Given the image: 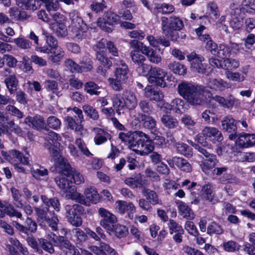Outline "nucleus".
<instances>
[{"label": "nucleus", "mask_w": 255, "mask_h": 255, "mask_svg": "<svg viewBox=\"0 0 255 255\" xmlns=\"http://www.w3.org/2000/svg\"><path fill=\"white\" fill-rule=\"evenodd\" d=\"M118 137L129 149L140 155H147L154 149L149 136L141 131L120 132Z\"/></svg>", "instance_id": "nucleus-1"}, {"label": "nucleus", "mask_w": 255, "mask_h": 255, "mask_svg": "<svg viewBox=\"0 0 255 255\" xmlns=\"http://www.w3.org/2000/svg\"><path fill=\"white\" fill-rule=\"evenodd\" d=\"M179 94L192 105H201L204 103L205 88L201 85L185 81L178 84Z\"/></svg>", "instance_id": "nucleus-2"}, {"label": "nucleus", "mask_w": 255, "mask_h": 255, "mask_svg": "<svg viewBox=\"0 0 255 255\" xmlns=\"http://www.w3.org/2000/svg\"><path fill=\"white\" fill-rule=\"evenodd\" d=\"M61 139V137L58 133L52 130H48L45 136V145L53 157L56 166L60 168H67L69 167V163L62 157L59 150L60 145L59 141Z\"/></svg>", "instance_id": "nucleus-3"}, {"label": "nucleus", "mask_w": 255, "mask_h": 255, "mask_svg": "<svg viewBox=\"0 0 255 255\" xmlns=\"http://www.w3.org/2000/svg\"><path fill=\"white\" fill-rule=\"evenodd\" d=\"M162 33L172 41H177L179 38V31L184 26L182 19L179 16L171 15L169 17L161 18Z\"/></svg>", "instance_id": "nucleus-4"}, {"label": "nucleus", "mask_w": 255, "mask_h": 255, "mask_svg": "<svg viewBox=\"0 0 255 255\" xmlns=\"http://www.w3.org/2000/svg\"><path fill=\"white\" fill-rule=\"evenodd\" d=\"M55 166L57 171L62 172L59 176L55 178V181L60 189L63 191L65 197L69 193V191H70L71 189L75 187V186L72 185V183L68 179L70 177V164H69V167L67 168H60L56 166V164Z\"/></svg>", "instance_id": "nucleus-5"}, {"label": "nucleus", "mask_w": 255, "mask_h": 255, "mask_svg": "<svg viewBox=\"0 0 255 255\" xmlns=\"http://www.w3.org/2000/svg\"><path fill=\"white\" fill-rule=\"evenodd\" d=\"M120 16L112 11L104 13L103 17H99L97 21V25L102 29L107 32H111L113 28L109 26L120 23Z\"/></svg>", "instance_id": "nucleus-6"}, {"label": "nucleus", "mask_w": 255, "mask_h": 255, "mask_svg": "<svg viewBox=\"0 0 255 255\" xmlns=\"http://www.w3.org/2000/svg\"><path fill=\"white\" fill-rule=\"evenodd\" d=\"M98 214L100 218V225L106 230L108 233L111 235L114 225L117 222L116 216L103 208L99 209Z\"/></svg>", "instance_id": "nucleus-7"}, {"label": "nucleus", "mask_w": 255, "mask_h": 255, "mask_svg": "<svg viewBox=\"0 0 255 255\" xmlns=\"http://www.w3.org/2000/svg\"><path fill=\"white\" fill-rule=\"evenodd\" d=\"M130 48H132L130 52V57L132 62L137 65H144V61L146 60L145 57L141 53L140 51L143 54L142 46H144L143 43L139 42L136 40H131L129 42Z\"/></svg>", "instance_id": "nucleus-8"}, {"label": "nucleus", "mask_w": 255, "mask_h": 255, "mask_svg": "<svg viewBox=\"0 0 255 255\" xmlns=\"http://www.w3.org/2000/svg\"><path fill=\"white\" fill-rule=\"evenodd\" d=\"M148 80L149 83L161 87L166 86L165 77L167 72L165 70L158 67L151 66L148 71Z\"/></svg>", "instance_id": "nucleus-9"}, {"label": "nucleus", "mask_w": 255, "mask_h": 255, "mask_svg": "<svg viewBox=\"0 0 255 255\" xmlns=\"http://www.w3.org/2000/svg\"><path fill=\"white\" fill-rule=\"evenodd\" d=\"M187 60L191 63V67L199 73L208 74V65L203 63L204 58L196 53L192 52L187 56Z\"/></svg>", "instance_id": "nucleus-10"}, {"label": "nucleus", "mask_w": 255, "mask_h": 255, "mask_svg": "<svg viewBox=\"0 0 255 255\" xmlns=\"http://www.w3.org/2000/svg\"><path fill=\"white\" fill-rule=\"evenodd\" d=\"M237 122L230 115L224 117L221 121L223 129L230 133L229 135V138L230 140H235L238 136L237 133Z\"/></svg>", "instance_id": "nucleus-11"}, {"label": "nucleus", "mask_w": 255, "mask_h": 255, "mask_svg": "<svg viewBox=\"0 0 255 255\" xmlns=\"http://www.w3.org/2000/svg\"><path fill=\"white\" fill-rule=\"evenodd\" d=\"M207 96V101L210 105L213 106L214 102H216L224 108L230 109L235 104V98L231 96L226 99L223 97L219 95H213L211 92H208Z\"/></svg>", "instance_id": "nucleus-12"}, {"label": "nucleus", "mask_w": 255, "mask_h": 255, "mask_svg": "<svg viewBox=\"0 0 255 255\" xmlns=\"http://www.w3.org/2000/svg\"><path fill=\"white\" fill-rule=\"evenodd\" d=\"M1 154L3 156L6 157V160L14 165L18 163L24 165H27L29 163L28 157L24 156L22 153L16 150H10L9 154H7L6 152L2 151Z\"/></svg>", "instance_id": "nucleus-13"}, {"label": "nucleus", "mask_w": 255, "mask_h": 255, "mask_svg": "<svg viewBox=\"0 0 255 255\" xmlns=\"http://www.w3.org/2000/svg\"><path fill=\"white\" fill-rule=\"evenodd\" d=\"M167 161L171 167H174L175 165L182 171L188 173L192 171L191 165L187 160L182 157L174 156L168 159Z\"/></svg>", "instance_id": "nucleus-14"}, {"label": "nucleus", "mask_w": 255, "mask_h": 255, "mask_svg": "<svg viewBox=\"0 0 255 255\" xmlns=\"http://www.w3.org/2000/svg\"><path fill=\"white\" fill-rule=\"evenodd\" d=\"M13 225L18 231L25 234H28L29 232L35 233L37 227L36 223L29 217L26 218L24 226L17 222H13Z\"/></svg>", "instance_id": "nucleus-15"}, {"label": "nucleus", "mask_w": 255, "mask_h": 255, "mask_svg": "<svg viewBox=\"0 0 255 255\" xmlns=\"http://www.w3.org/2000/svg\"><path fill=\"white\" fill-rule=\"evenodd\" d=\"M24 123L37 130H41L46 128L44 118L39 115H36L34 117L27 116L24 119Z\"/></svg>", "instance_id": "nucleus-16"}, {"label": "nucleus", "mask_w": 255, "mask_h": 255, "mask_svg": "<svg viewBox=\"0 0 255 255\" xmlns=\"http://www.w3.org/2000/svg\"><path fill=\"white\" fill-rule=\"evenodd\" d=\"M202 134L213 143L221 142L223 139L221 131L215 127H205L202 130Z\"/></svg>", "instance_id": "nucleus-17"}, {"label": "nucleus", "mask_w": 255, "mask_h": 255, "mask_svg": "<svg viewBox=\"0 0 255 255\" xmlns=\"http://www.w3.org/2000/svg\"><path fill=\"white\" fill-rule=\"evenodd\" d=\"M114 64L117 66L115 71V77L126 82L128 78V68L122 60H115Z\"/></svg>", "instance_id": "nucleus-18"}, {"label": "nucleus", "mask_w": 255, "mask_h": 255, "mask_svg": "<svg viewBox=\"0 0 255 255\" xmlns=\"http://www.w3.org/2000/svg\"><path fill=\"white\" fill-rule=\"evenodd\" d=\"M93 131L95 133L94 140L96 145H101L104 143L111 138V134L104 129L94 128L93 129Z\"/></svg>", "instance_id": "nucleus-19"}, {"label": "nucleus", "mask_w": 255, "mask_h": 255, "mask_svg": "<svg viewBox=\"0 0 255 255\" xmlns=\"http://www.w3.org/2000/svg\"><path fill=\"white\" fill-rule=\"evenodd\" d=\"M238 144L241 147H248L255 144V134L243 133L238 136Z\"/></svg>", "instance_id": "nucleus-20"}, {"label": "nucleus", "mask_w": 255, "mask_h": 255, "mask_svg": "<svg viewBox=\"0 0 255 255\" xmlns=\"http://www.w3.org/2000/svg\"><path fill=\"white\" fill-rule=\"evenodd\" d=\"M138 118L142 122L143 126L151 132L156 131V121L152 117L148 115L143 114H138Z\"/></svg>", "instance_id": "nucleus-21"}, {"label": "nucleus", "mask_w": 255, "mask_h": 255, "mask_svg": "<svg viewBox=\"0 0 255 255\" xmlns=\"http://www.w3.org/2000/svg\"><path fill=\"white\" fill-rule=\"evenodd\" d=\"M142 47L143 48V54L146 56L148 60L151 63L158 64L161 61V56L155 50L144 44Z\"/></svg>", "instance_id": "nucleus-22"}, {"label": "nucleus", "mask_w": 255, "mask_h": 255, "mask_svg": "<svg viewBox=\"0 0 255 255\" xmlns=\"http://www.w3.org/2000/svg\"><path fill=\"white\" fill-rule=\"evenodd\" d=\"M144 95L150 100L156 102H160L164 98V95L161 91L155 90L151 86H147L145 88Z\"/></svg>", "instance_id": "nucleus-23"}, {"label": "nucleus", "mask_w": 255, "mask_h": 255, "mask_svg": "<svg viewBox=\"0 0 255 255\" xmlns=\"http://www.w3.org/2000/svg\"><path fill=\"white\" fill-rule=\"evenodd\" d=\"M204 160L201 164L202 170L206 173L213 169L218 163L216 155L212 154L207 158H203Z\"/></svg>", "instance_id": "nucleus-24"}, {"label": "nucleus", "mask_w": 255, "mask_h": 255, "mask_svg": "<svg viewBox=\"0 0 255 255\" xmlns=\"http://www.w3.org/2000/svg\"><path fill=\"white\" fill-rule=\"evenodd\" d=\"M123 99L126 106L128 109H134L137 106V99L135 94L126 90L123 93Z\"/></svg>", "instance_id": "nucleus-25"}, {"label": "nucleus", "mask_w": 255, "mask_h": 255, "mask_svg": "<svg viewBox=\"0 0 255 255\" xmlns=\"http://www.w3.org/2000/svg\"><path fill=\"white\" fill-rule=\"evenodd\" d=\"M115 209L119 213L123 214L126 211L135 212L136 208L132 202H127L122 200H118L115 203Z\"/></svg>", "instance_id": "nucleus-26"}, {"label": "nucleus", "mask_w": 255, "mask_h": 255, "mask_svg": "<svg viewBox=\"0 0 255 255\" xmlns=\"http://www.w3.org/2000/svg\"><path fill=\"white\" fill-rule=\"evenodd\" d=\"M178 213L183 218L188 220H192L194 218V214L192 210L185 203L180 201L178 206Z\"/></svg>", "instance_id": "nucleus-27"}, {"label": "nucleus", "mask_w": 255, "mask_h": 255, "mask_svg": "<svg viewBox=\"0 0 255 255\" xmlns=\"http://www.w3.org/2000/svg\"><path fill=\"white\" fill-rule=\"evenodd\" d=\"M160 122L164 127L168 129L176 128L179 126L178 120L173 116L164 114L160 118Z\"/></svg>", "instance_id": "nucleus-28"}, {"label": "nucleus", "mask_w": 255, "mask_h": 255, "mask_svg": "<svg viewBox=\"0 0 255 255\" xmlns=\"http://www.w3.org/2000/svg\"><path fill=\"white\" fill-rule=\"evenodd\" d=\"M141 192L151 205L162 204L161 200L159 199L158 194L154 191L143 188Z\"/></svg>", "instance_id": "nucleus-29"}, {"label": "nucleus", "mask_w": 255, "mask_h": 255, "mask_svg": "<svg viewBox=\"0 0 255 255\" xmlns=\"http://www.w3.org/2000/svg\"><path fill=\"white\" fill-rule=\"evenodd\" d=\"M208 85L211 89L220 91H223L229 88L228 83L221 79H210Z\"/></svg>", "instance_id": "nucleus-30"}, {"label": "nucleus", "mask_w": 255, "mask_h": 255, "mask_svg": "<svg viewBox=\"0 0 255 255\" xmlns=\"http://www.w3.org/2000/svg\"><path fill=\"white\" fill-rule=\"evenodd\" d=\"M201 138L203 137L200 134L197 135V143L193 144L192 146L197 149L199 152H200L203 155H204L205 158H207L209 155L212 153H210L207 149L208 147V144H206V141H202Z\"/></svg>", "instance_id": "nucleus-31"}, {"label": "nucleus", "mask_w": 255, "mask_h": 255, "mask_svg": "<svg viewBox=\"0 0 255 255\" xmlns=\"http://www.w3.org/2000/svg\"><path fill=\"white\" fill-rule=\"evenodd\" d=\"M31 173L32 176L36 180H41L43 178L48 175V170L44 167L35 165L30 168Z\"/></svg>", "instance_id": "nucleus-32"}, {"label": "nucleus", "mask_w": 255, "mask_h": 255, "mask_svg": "<svg viewBox=\"0 0 255 255\" xmlns=\"http://www.w3.org/2000/svg\"><path fill=\"white\" fill-rule=\"evenodd\" d=\"M4 82L9 92L11 94H14L18 85V80L15 74H11L4 79Z\"/></svg>", "instance_id": "nucleus-33"}, {"label": "nucleus", "mask_w": 255, "mask_h": 255, "mask_svg": "<svg viewBox=\"0 0 255 255\" xmlns=\"http://www.w3.org/2000/svg\"><path fill=\"white\" fill-rule=\"evenodd\" d=\"M125 183L131 188H142L143 186L142 176L138 174L133 177H128L125 179Z\"/></svg>", "instance_id": "nucleus-34"}, {"label": "nucleus", "mask_w": 255, "mask_h": 255, "mask_svg": "<svg viewBox=\"0 0 255 255\" xmlns=\"http://www.w3.org/2000/svg\"><path fill=\"white\" fill-rule=\"evenodd\" d=\"M51 55L49 56V60L54 64H59L65 56V52L61 47L54 49L51 52Z\"/></svg>", "instance_id": "nucleus-35"}, {"label": "nucleus", "mask_w": 255, "mask_h": 255, "mask_svg": "<svg viewBox=\"0 0 255 255\" xmlns=\"http://www.w3.org/2000/svg\"><path fill=\"white\" fill-rule=\"evenodd\" d=\"M41 200L48 208L51 207L57 212L60 211L61 205L59 200L57 198H48L45 195H41Z\"/></svg>", "instance_id": "nucleus-36"}, {"label": "nucleus", "mask_w": 255, "mask_h": 255, "mask_svg": "<svg viewBox=\"0 0 255 255\" xmlns=\"http://www.w3.org/2000/svg\"><path fill=\"white\" fill-rule=\"evenodd\" d=\"M74 245L65 237L61 236L55 242V246L61 250H67L69 251Z\"/></svg>", "instance_id": "nucleus-37"}, {"label": "nucleus", "mask_w": 255, "mask_h": 255, "mask_svg": "<svg viewBox=\"0 0 255 255\" xmlns=\"http://www.w3.org/2000/svg\"><path fill=\"white\" fill-rule=\"evenodd\" d=\"M178 153L184 155L187 157L192 156V149L188 145L183 142H178L175 146Z\"/></svg>", "instance_id": "nucleus-38"}, {"label": "nucleus", "mask_w": 255, "mask_h": 255, "mask_svg": "<svg viewBox=\"0 0 255 255\" xmlns=\"http://www.w3.org/2000/svg\"><path fill=\"white\" fill-rule=\"evenodd\" d=\"M65 198L67 199L75 200L81 204H86V203L84 196L77 192L75 187L71 189L70 191H69V193L66 195Z\"/></svg>", "instance_id": "nucleus-39"}, {"label": "nucleus", "mask_w": 255, "mask_h": 255, "mask_svg": "<svg viewBox=\"0 0 255 255\" xmlns=\"http://www.w3.org/2000/svg\"><path fill=\"white\" fill-rule=\"evenodd\" d=\"M138 106L140 110L142 112V114L150 115L154 112V109L153 106L149 100H140L138 103Z\"/></svg>", "instance_id": "nucleus-40"}, {"label": "nucleus", "mask_w": 255, "mask_h": 255, "mask_svg": "<svg viewBox=\"0 0 255 255\" xmlns=\"http://www.w3.org/2000/svg\"><path fill=\"white\" fill-rule=\"evenodd\" d=\"M201 193L202 196L206 200L212 202L215 196V193L212 189L211 184L208 183L204 185L201 189Z\"/></svg>", "instance_id": "nucleus-41"}, {"label": "nucleus", "mask_w": 255, "mask_h": 255, "mask_svg": "<svg viewBox=\"0 0 255 255\" xmlns=\"http://www.w3.org/2000/svg\"><path fill=\"white\" fill-rule=\"evenodd\" d=\"M224 230L222 227L215 222L210 223L207 228V233L210 235H220L224 233Z\"/></svg>", "instance_id": "nucleus-42"}, {"label": "nucleus", "mask_w": 255, "mask_h": 255, "mask_svg": "<svg viewBox=\"0 0 255 255\" xmlns=\"http://www.w3.org/2000/svg\"><path fill=\"white\" fill-rule=\"evenodd\" d=\"M84 194L86 198L93 203L96 204L100 200L99 194L94 187H90L86 188Z\"/></svg>", "instance_id": "nucleus-43"}, {"label": "nucleus", "mask_w": 255, "mask_h": 255, "mask_svg": "<svg viewBox=\"0 0 255 255\" xmlns=\"http://www.w3.org/2000/svg\"><path fill=\"white\" fill-rule=\"evenodd\" d=\"M112 229L111 235L114 234L118 238H125L128 234V229L124 225L115 224Z\"/></svg>", "instance_id": "nucleus-44"}, {"label": "nucleus", "mask_w": 255, "mask_h": 255, "mask_svg": "<svg viewBox=\"0 0 255 255\" xmlns=\"http://www.w3.org/2000/svg\"><path fill=\"white\" fill-rule=\"evenodd\" d=\"M69 18L71 21L72 27H81L83 23L82 18L76 10H73L69 13Z\"/></svg>", "instance_id": "nucleus-45"}, {"label": "nucleus", "mask_w": 255, "mask_h": 255, "mask_svg": "<svg viewBox=\"0 0 255 255\" xmlns=\"http://www.w3.org/2000/svg\"><path fill=\"white\" fill-rule=\"evenodd\" d=\"M68 127L71 129L75 131H80L83 129V126L82 123H80V121H77L73 117L67 116L65 118Z\"/></svg>", "instance_id": "nucleus-46"}, {"label": "nucleus", "mask_w": 255, "mask_h": 255, "mask_svg": "<svg viewBox=\"0 0 255 255\" xmlns=\"http://www.w3.org/2000/svg\"><path fill=\"white\" fill-rule=\"evenodd\" d=\"M169 69L173 73L180 75H184L186 73V68L183 64L179 62L174 61L169 64Z\"/></svg>", "instance_id": "nucleus-47"}, {"label": "nucleus", "mask_w": 255, "mask_h": 255, "mask_svg": "<svg viewBox=\"0 0 255 255\" xmlns=\"http://www.w3.org/2000/svg\"><path fill=\"white\" fill-rule=\"evenodd\" d=\"M16 4L19 7L29 10H35L37 6L36 3L38 2L36 0H16Z\"/></svg>", "instance_id": "nucleus-48"}, {"label": "nucleus", "mask_w": 255, "mask_h": 255, "mask_svg": "<svg viewBox=\"0 0 255 255\" xmlns=\"http://www.w3.org/2000/svg\"><path fill=\"white\" fill-rule=\"evenodd\" d=\"M38 241L40 247L49 255H52L55 253L53 245L50 241L43 238L38 239Z\"/></svg>", "instance_id": "nucleus-49"}, {"label": "nucleus", "mask_w": 255, "mask_h": 255, "mask_svg": "<svg viewBox=\"0 0 255 255\" xmlns=\"http://www.w3.org/2000/svg\"><path fill=\"white\" fill-rule=\"evenodd\" d=\"M65 209L67 218L72 217L77 214V213H80L83 211V207L78 204L67 205Z\"/></svg>", "instance_id": "nucleus-50"}, {"label": "nucleus", "mask_w": 255, "mask_h": 255, "mask_svg": "<svg viewBox=\"0 0 255 255\" xmlns=\"http://www.w3.org/2000/svg\"><path fill=\"white\" fill-rule=\"evenodd\" d=\"M96 58L100 64L106 68L110 69L112 65V62L106 56L104 51H97Z\"/></svg>", "instance_id": "nucleus-51"}, {"label": "nucleus", "mask_w": 255, "mask_h": 255, "mask_svg": "<svg viewBox=\"0 0 255 255\" xmlns=\"http://www.w3.org/2000/svg\"><path fill=\"white\" fill-rule=\"evenodd\" d=\"M229 13L230 17H244L241 7L235 2L230 4Z\"/></svg>", "instance_id": "nucleus-52"}, {"label": "nucleus", "mask_w": 255, "mask_h": 255, "mask_svg": "<svg viewBox=\"0 0 255 255\" xmlns=\"http://www.w3.org/2000/svg\"><path fill=\"white\" fill-rule=\"evenodd\" d=\"M50 28L56 31L58 36L64 37L67 34V30L66 25L63 22L57 23H51Z\"/></svg>", "instance_id": "nucleus-53"}, {"label": "nucleus", "mask_w": 255, "mask_h": 255, "mask_svg": "<svg viewBox=\"0 0 255 255\" xmlns=\"http://www.w3.org/2000/svg\"><path fill=\"white\" fill-rule=\"evenodd\" d=\"M172 110L176 114H182L185 111V102L181 99L176 98L172 101Z\"/></svg>", "instance_id": "nucleus-54"}, {"label": "nucleus", "mask_w": 255, "mask_h": 255, "mask_svg": "<svg viewBox=\"0 0 255 255\" xmlns=\"http://www.w3.org/2000/svg\"><path fill=\"white\" fill-rule=\"evenodd\" d=\"M17 47L21 49H29L32 46V43L24 37H18L12 40Z\"/></svg>", "instance_id": "nucleus-55"}, {"label": "nucleus", "mask_w": 255, "mask_h": 255, "mask_svg": "<svg viewBox=\"0 0 255 255\" xmlns=\"http://www.w3.org/2000/svg\"><path fill=\"white\" fill-rule=\"evenodd\" d=\"M45 125L46 127L47 126L50 128L58 130L61 127V123L58 118L51 116L47 118Z\"/></svg>", "instance_id": "nucleus-56"}, {"label": "nucleus", "mask_w": 255, "mask_h": 255, "mask_svg": "<svg viewBox=\"0 0 255 255\" xmlns=\"http://www.w3.org/2000/svg\"><path fill=\"white\" fill-rule=\"evenodd\" d=\"M243 13L255 11V0H243L241 3Z\"/></svg>", "instance_id": "nucleus-57"}, {"label": "nucleus", "mask_w": 255, "mask_h": 255, "mask_svg": "<svg viewBox=\"0 0 255 255\" xmlns=\"http://www.w3.org/2000/svg\"><path fill=\"white\" fill-rule=\"evenodd\" d=\"M108 82L111 88L116 91H120L123 90V84L125 83L116 77L108 78Z\"/></svg>", "instance_id": "nucleus-58"}, {"label": "nucleus", "mask_w": 255, "mask_h": 255, "mask_svg": "<svg viewBox=\"0 0 255 255\" xmlns=\"http://www.w3.org/2000/svg\"><path fill=\"white\" fill-rule=\"evenodd\" d=\"M42 35L44 36L46 42L49 48L53 50L54 49L58 47L57 40L54 36L45 30H43Z\"/></svg>", "instance_id": "nucleus-59"}, {"label": "nucleus", "mask_w": 255, "mask_h": 255, "mask_svg": "<svg viewBox=\"0 0 255 255\" xmlns=\"http://www.w3.org/2000/svg\"><path fill=\"white\" fill-rule=\"evenodd\" d=\"M49 214L51 216V218L47 217L45 221L53 231H56L58 230L59 219L54 212H50Z\"/></svg>", "instance_id": "nucleus-60"}, {"label": "nucleus", "mask_w": 255, "mask_h": 255, "mask_svg": "<svg viewBox=\"0 0 255 255\" xmlns=\"http://www.w3.org/2000/svg\"><path fill=\"white\" fill-rule=\"evenodd\" d=\"M83 110L84 113L92 120L96 121L99 118L98 112L93 107L85 105L83 106Z\"/></svg>", "instance_id": "nucleus-61"}, {"label": "nucleus", "mask_w": 255, "mask_h": 255, "mask_svg": "<svg viewBox=\"0 0 255 255\" xmlns=\"http://www.w3.org/2000/svg\"><path fill=\"white\" fill-rule=\"evenodd\" d=\"M113 107L117 109L116 112L120 115V110L125 107V102L122 101L120 94H116L112 98Z\"/></svg>", "instance_id": "nucleus-62"}, {"label": "nucleus", "mask_w": 255, "mask_h": 255, "mask_svg": "<svg viewBox=\"0 0 255 255\" xmlns=\"http://www.w3.org/2000/svg\"><path fill=\"white\" fill-rule=\"evenodd\" d=\"M225 74L228 79L234 82H241L246 79L245 76L239 72H233L227 70L226 71Z\"/></svg>", "instance_id": "nucleus-63"}, {"label": "nucleus", "mask_w": 255, "mask_h": 255, "mask_svg": "<svg viewBox=\"0 0 255 255\" xmlns=\"http://www.w3.org/2000/svg\"><path fill=\"white\" fill-rule=\"evenodd\" d=\"M99 89V86L92 81L88 82L85 84V91L91 95H98L100 94V91H98Z\"/></svg>", "instance_id": "nucleus-64"}]
</instances>
